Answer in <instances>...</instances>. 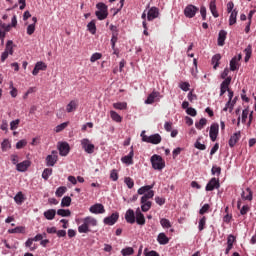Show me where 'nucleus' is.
I'll use <instances>...</instances> for the list:
<instances>
[{
	"instance_id": "69168bd1",
	"label": "nucleus",
	"mask_w": 256,
	"mask_h": 256,
	"mask_svg": "<svg viewBox=\"0 0 256 256\" xmlns=\"http://www.w3.org/2000/svg\"><path fill=\"white\" fill-rule=\"evenodd\" d=\"M250 210H251V208L249 207V205H244V206L240 209V214H241V215H247V213H249Z\"/></svg>"
},
{
	"instance_id": "3c124183",
	"label": "nucleus",
	"mask_w": 256,
	"mask_h": 256,
	"mask_svg": "<svg viewBox=\"0 0 256 256\" xmlns=\"http://www.w3.org/2000/svg\"><path fill=\"white\" fill-rule=\"evenodd\" d=\"M103 57L102 53L96 52L94 54H92L90 61L91 63H95V61H99V59H101Z\"/></svg>"
},
{
	"instance_id": "09e8293b",
	"label": "nucleus",
	"mask_w": 256,
	"mask_h": 256,
	"mask_svg": "<svg viewBox=\"0 0 256 256\" xmlns=\"http://www.w3.org/2000/svg\"><path fill=\"white\" fill-rule=\"evenodd\" d=\"M68 125H69V122H64L62 124H59L58 126L55 127L56 133H61L63 129H67Z\"/></svg>"
},
{
	"instance_id": "c85d7f7f",
	"label": "nucleus",
	"mask_w": 256,
	"mask_h": 256,
	"mask_svg": "<svg viewBox=\"0 0 256 256\" xmlns=\"http://www.w3.org/2000/svg\"><path fill=\"white\" fill-rule=\"evenodd\" d=\"M209 9L213 15V17L217 18L219 17V12H217V4L215 3V0H211L209 4Z\"/></svg>"
},
{
	"instance_id": "c756f323",
	"label": "nucleus",
	"mask_w": 256,
	"mask_h": 256,
	"mask_svg": "<svg viewBox=\"0 0 256 256\" xmlns=\"http://www.w3.org/2000/svg\"><path fill=\"white\" fill-rule=\"evenodd\" d=\"M244 53H245L244 61H245V63H248V61L251 59V55L253 53V48H252L251 44H249L245 48Z\"/></svg>"
},
{
	"instance_id": "603ef678",
	"label": "nucleus",
	"mask_w": 256,
	"mask_h": 256,
	"mask_svg": "<svg viewBox=\"0 0 256 256\" xmlns=\"http://www.w3.org/2000/svg\"><path fill=\"white\" fill-rule=\"evenodd\" d=\"M1 147H2V151H7L8 149H11V142H9L8 139H5L2 142Z\"/></svg>"
},
{
	"instance_id": "f03ea898",
	"label": "nucleus",
	"mask_w": 256,
	"mask_h": 256,
	"mask_svg": "<svg viewBox=\"0 0 256 256\" xmlns=\"http://www.w3.org/2000/svg\"><path fill=\"white\" fill-rule=\"evenodd\" d=\"M150 162L155 171H163L165 169V160L160 155L154 154L150 158Z\"/></svg>"
},
{
	"instance_id": "f257e3e1",
	"label": "nucleus",
	"mask_w": 256,
	"mask_h": 256,
	"mask_svg": "<svg viewBox=\"0 0 256 256\" xmlns=\"http://www.w3.org/2000/svg\"><path fill=\"white\" fill-rule=\"evenodd\" d=\"M97 219L93 216H87L82 219V224L78 227V233H91V227H97Z\"/></svg>"
},
{
	"instance_id": "cd10ccee",
	"label": "nucleus",
	"mask_w": 256,
	"mask_h": 256,
	"mask_svg": "<svg viewBox=\"0 0 256 256\" xmlns=\"http://www.w3.org/2000/svg\"><path fill=\"white\" fill-rule=\"evenodd\" d=\"M14 201L17 205H23V203H25V195H23V192H18L14 197Z\"/></svg>"
},
{
	"instance_id": "9d476101",
	"label": "nucleus",
	"mask_w": 256,
	"mask_h": 256,
	"mask_svg": "<svg viewBox=\"0 0 256 256\" xmlns=\"http://www.w3.org/2000/svg\"><path fill=\"white\" fill-rule=\"evenodd\" d=\"M220 187H221V184L219 183V179L212 178L207 183L205 189H206V191H215V189H219Z\"/></svg>"
},
{
	"instance_id": "b1692460",
	"label": "nucleus",
	"mask_w": 256,
	"mask_h": 256,
	"mask_svg": "<svg viewBox=\"0 0 256 256\" xmlns=\"http://www.w3.org/2000/svg\"><path fill=\"white\" fill-rule=\"evenodd\" d=\"M225 39H227V31L220 30L218 34V46L223 47L225 45Z\"/></svg>"
},
{
	"instance_id": "ddd939ff",
	"label": "nucleus",
	"mask_w": 256,
	"mask_h": 256,
	"mask_svg": "<svg viewBox=\"0 0 256 256\" xmlns=\"http://www.w3.org/2000/svg\"><path fill=\"white\" fill-rule=\"evenodd\" d=\"M39 71H47V64H45V62H37L32 71V75H34V77H37V75H39Z\"/></svg>"
},
{
	"instance_id": "8fccbe9b",
	"label": "nucleus",
	"mask_w": 256,
	"mask_h": 256,
	"mask_svg": "<svg viewBox=\"0 0 256 256\" xmlns=\"http://www.w3.org/2000/svg\"><path fill=\"white\" fill-rule=\"evenodd\" d=\"M124 183L127 185L128 189H133V187H135V182L131 179V177H126L124 179Z\"/></svg>"
},
{
	"instance_id": "6ab92c4d",
	"label": "nucleus",
	"mask_w": 256,
	"mask_h": 256,
	"mask_svg": "<svg viewBox=\"0 0 256 256\" xmlns=\"http://www.w3.org/2000/svg\"><path fill=\"white\" fill-rule=\"evenodd\" d=\"M240 139H241V132L234 133L228 141L229 147H235V145H237Z\"/></svg>"
},
{
	"instance_id": "6e6d98bb",
	"label": "nucleus",
	"mask_w": 256,
	"mask_h": 256,
	"mask_svg": "<svg viewBox=\"0 0 256 256\" xmlns=\"http://www.w3.org/2000/svg\"><path fill=\"white\" fill-rule=\"evenodd\" d=\"M19 123H21V120H19V119H16V120L10 122L11 131H15V129H17V127H19Z\"/></svg>"
},
{
	"instance_id": "423d86ee",
	"label": "nucleus",
	"mask_w": 256,
	"mask_h": 256,
	"mask_svg": "<svg viewBox=\"0 0 256 256\" xmlns=\"http://www.w3.org/2000/svg\"><path fill=\"white\" fill-rule=\"evenodd\" d=\"M197 11H199V8H197V6H195L193 4H189L184 9V15L188 19H193V17H195V15H197Z\"/></svg>"
},
{
	"instance_id": "a878e982",
	"label": "nucleus",
	"mask_w": 256,
	"mask_h": 256,
	"mask_svg": "<svg viewBox=\"0 0 256 256\" xmlns=\"http://www.w3.org/2000/svg\"><path fill=\"white\" fill-rule=\"evenodd\" d=\"M55 215H57V211L55 209H49L44 212V217L48 221H53V219H55Z\"/></svg>"
},
{
	"instance_id": "e433bc0d",
	"label": "nucleus",
	"mask_w": 256,
	"mask_h": 256,
	"mask_svg": "<svg viewBox=\"0 0 256 256\" xmlns=\"http://www.w3.org/2000/svg\"><path fill=\"white\" fill-rule=\"evenodd\" d=\"M219 61H221V54H215L212 57V65H214L213 69H217V67H219Z\"/></svg>"
},
{
	"instance_id": "a18cd8bd",
	"label": "nucleus",
	"mask_w": 256,
	"mask_h": 256,
	"mask_svg": "<svg viewBox=\"0 0 256 256\" xmlns=\"http://www.w3.org/2000/svg\"><path fill=\"white\" fill-rule=\"evenodd\" d=\"M71 205V197L65 196L61 201V207H69Z\"/></svg>"
},
{
	"instance_id": "aec40b11",
	"label": "nucleus",
	"mask_w": 256,
	"mask_h": 256,
	"mask_svg": "<svg viewBox=\"0 0 256 256\" xmlns=\"http://www.w3.org/2000/svg\"><path fill=\"white\" fill-rule=\"evenodd\" d=\"M241 197L243 201H253V191H251V188H246L242 191Z\"/></svg>"
},
{
	"instance_id": "4be33fe9",
	"label": "nucleus",
	"mask_w": 256,
	"mask_h": 256,
	"mask_svg": "<svg viewBox=\"0 0 256 256\" xmlns=\"http://www.w3.org/2000/svg\"><path fill=\"white\" fill-rule=\"evenodd\" d=\"M161 93L157 91H153L151 94L148 95L147 99L145 100L146 105H153L155 103V99L160 97Z\"/></svg>"
},
{
	"instance_id": "052dcab7",
	"label": "nucleus",
	"mask_w": 256,
	"mask_h": 256,
	"mask_svg": "<svg viewBox=\"0 0 256 256\" xmlns=\"http://www.w3.org/2000/svg\"><path fill=\"white\" fill-rule=\"evenodd\" d=\"M187 115H190L191 117H196L197 116V110L193 107H189L186 109Z\"/></svg>"
},
{
	"instance_id": "79ce46f5",
	"label": "nucleus",
	"mask_w": 256,
	"mask_h": 256,
	"mask_svg": "<svg viewBox=\"0 0 256 256\" xmlns=\"http://www.w3.org/2000/svg\"><path fill=\"white\" fill-rule=\"evenodd\" d=\"M205 125H207V120L205 118H201L199 122L195 123L196 129H198L199 131H201V129H203Z\"/></svg>"
},
{
	"instance_id": "473e14b6",
	"label": "nucleus",
	"mask_w": 256,
	"mask_h": 256,
	"mask_svg": "<svg viewBox=\"0 0 256 256\" xmlns=\"http://www.w3.org/2000/svg\"><path fill=\"white\" fill-rule=\"evenodd\" d=\"M110 117L116 123H121V121H123V117H121V115H119V113H117L116 111H113V110L110 111Z\"/></svg>"
},
{
	"instance_id": "1a4fd4ad",
	"label": "nucleus",
	"mask_w": 256,
	"mask_h": 256,
	"mask_svg": "<svg viewBox=\"0 0 256 256\" xmlns=\"http://www.w3.org/2000/svg\"><path fill=\"white\" fill-rule=\"evenodd\" d=\"M231 76L227 77L220 85V97H223L227 91H230L229 85H231Z\"/></svg>"
},
{
	"instance_id": "4c0bfd02",
	"label": "nucleus",
	"mask_w": 256,
	"mask_h": 256,
	"mask_svg": "<svg viewBox=\"0 0 256 256\" xmlns=\"http://www.w3.org/2000/svg\"><path fill=\"white\" fill-rule=\"evenodd\" d=\"M51 175H53V169L46 168V169H44V171L42 173V179L47 181L49 179V177H51Z\"/></svg>"
},
{
	"instance_id": "5fc2aeb1",
	"label": "nucleus",
	"mask_w": 256,
	"mask_h": 256,
	"mask_svg": "<svg viewBox=\"0 0 256 256\" xmlns=\"http://www.w3.org/2000/svg\"><path fill=\"white\" fill-rule=\"evenodd\" d=\"M209 209H211V206L209 204H204L202 208L199 210V214L205 215V213L209 212Z\"/></svg>"
},
{
	"instance_id": "0e129e2a",
	"label": "nucleus",
	"mask_w": 256,
	"mask_h": 256,
	"mask_svg": "<svg viewBox=\"0 0 256 256\" xmlns=\"http://www.w3.org/2000/svg\"><path fill=\"white\" fill-rule=\"evenodd\" d=\"M189 87H191L189 82H181L180 83V89H182V91H189Z\"/></svg>"
},
{
	"instance_id": "58836bf2",
	"label": "nucleus",
	"mask_w": 256,
	"mask_h": 256,
	"mask_svg": "<svg viewBox=\"0 0 256 256\" xmlns=\"http://www.w3.org/2000/svg\"><path fill=\"white\" fill-rule=\"evenodd\" d=\"M153 185H146L138 189V195H145L148 191H151Z\"/></svg>"
},
{
	"instance_id": "49530a36",
	"label": "nucleus",
	"mask_w": 256,
	"mask_h": 256,
	"mask_svg": "<svg viewBox=\"0 0 256 256\" xmlns=\"http://www.w3.org/2000/svg\"><path fill=\"white\" fill-rule=\"evenodd\" d=\"M66 191H67V187H65V186H61V187L57 188L56 197H63V195H65Z\"/></svg>"
},
{
	"instance_id": "e2e57ef3",
	"label": "nucleus",
	"mask_w": 256,
	"mask_h": 256,
	"mask_svg": "<svg viewBox=\"0 0 256 256\" xmlns=\"http://www.w3.org/2000/svg\"><path fill=\"white\" fill-rule=\"evenodd\" d=\"M247 117H249V109L242 111V123H247Z\"/></svg>"
},
{
	"instance_id": "c9c22d12",
	"label": "nucleus",
	"mask_w": 256,
	"mask_h": 256,
	"mask_svg": "<svg viewBox=\"0 0 256 256\" xmlns=\"http://www.w3.org/2000/svg\"><path fill=\"white\" fill-rule=\"evenodd\" d=\"M87 28L92 35H95V33H97V26L95 25V20L89 22Z\"/></svg>"
},
{
	"instance_id": "72a5a7b5",
	"label": "nucleus",
	"mask_w": 256,
	"mask_h": 256,
	"mask_svg": "<svg viewBox=\"0 0 256 256\" xmlns=\"http://www.w3.org/2000/svg\"><path fill=\"white\" fill-rule=\"evenodd\" d=\"M8 55H13V40H8L4 50Z\"/></svg>"
},
{
	"instance_id": "c03bdc74",
	"label": "nucleus",
	"mask_w": 256,
	"mask_h": 256,
	"mask_svg": "<svg viewBox=\"0 0 256 256\" xmlns=\"http://www.w3.org/2000/svg\"><path fill=\"white\" fill-rule=\"evenodd\" d=\"M121 253L123 256H129V255H133V253H135V250H133L132 247H126L121 250Z\"/></svg>"
},
{
	"instance_id": "7ed1b4c3",
	"label": "nucleus",
	"mask_w": 256,
	"mask_h": 256,
	"mask_svg": "<svg viewBox=\"0 0 256 256\" xmlns=\"http://www.w3.org/2000/svg\"><path fill=\"white\" fill-rule=\"evenodd\" d=\"M96 8L98 9V11L95 12L97 19H99V21L107 19L109 15V12L107 11V5H105L103 2H100L96 5Z\"/></svg>"
},
{
	"instance_id": "9b49d317",
	"label": "nucleus",
	"mask_w": 256,
	"mask_h": 256,
	"mask_svg": "<svg viewBox=\"0 0 256 256\" xmlns=\"http://www.w3.org/2000/svg\"><path fill=\"white\" fill-rule=\"evenodd\" d=\"M89 211L94 215H101L105 213V206H103V204L96 203L89 208Z\"/></svg>"
},
{
	"instance_id": "2f4dec72",
	"label": "nucleus",
	"mask_w": 256,
	"mask_h": 256,
	"mask_svg": "<svg viewBox=\"0 0 256 256\" xmlns=\"http://www.w3.org/2000/svg\"><path fill=\"white\" fill-rule=\"evenodd\" d=\"M113 108L117 109L118 111H125V110H127V102L113 103Z\"/></svg>"
},
{
	"instance_id": "338daca9",
	"label": "nucleus",
	"mask_w": 256,
	"mask_h": 256,
	"mask_svg": "<svg viewBox=\"0 0 256 256\" xmlns=\"http://www.w3.org/2000/svg\"><path fill=\"white\" fill-rule=\"evenodd\" d=\"M35 33V24H30L27 27V35H33Z\"/></svg>"
},
{
	"instance_id": "ea45409f",
	"label": "nucleus",
	"mask_w": 256,
	"mask_h": 256,
	"mask_svg": "<svg viewBox=\"0 0 256 256\" xmlns=\"http://www.w3.org/2000/svg\"><path fill=\"white\" fill-rule=\"evenodd\" d=\"M57 215H59L60 217H71V210L58 209Z\"/></svg>"
},
{
	"instance_id": "680f3d73",
	"label": "nucleus",
	"mask_w": 256,
	"mask_h": 256,
	"mask_svg": "<svg viewBox=\"0 0 256 256\" xmlns=\"http://www.w3.org/2000/svg\"><path fill=\"white\" fill-rule=\"evenodd\" d=\"M144 255L145 256H159V253H157V251L155 250H151L149 251V249H144Z\"/></svg>"
},
{
	"instance_id": "412c9836",
	"label": "nucleus",
	"mask_w": 256,
	"mask_h": 256,
	"mask_svg": "<svg viewBox=\"0 0 256 256\" xmlns=\"http://www.w3.org/2000/svg\"><path fill=\"white\" fill-rule=\"evenodd\" d=\"M135 153L133 152V147H131V151L128 155L121 158L122 163H125L126 165H133V156Z\"/></svg>"
},
{
	"instance_id": "4d7b16f0",
	"label": "nucleus",
	"mask_w": 256,
	"mask_h": 256,
	"mask_svg": "<svg viewBox=\"0 0 256 256\" xmlns=\"http://www.w3.org/2000/svg\"><path fill=\"white\" fill-rule=\"evenodd\" d=\"M236 238L233 236V234H230L227 238V246L233 248V243H235Z\"/></svg>"
},
{
	"instance_id": "a19ab883",
	"label": "nucleus",
	"mask_w": 256,
	"mask_h": 256,
	"mask_svg": "<svg viewBox=\"0 0 256 256\" xmlns=\"http://www.w3.org/2000/svg\"><path fill=\"white\" fill-rule=\"evenodd\" d=\"M235 23H237V10H233L229 18V25H235Z\"/></svg>"
},
{
	"instance_id": "a211bd4d",
	"label": "nucleus",
	"mask_w": 256,
	"mask_h": 256,
	"mask_svg": "<svg viewBox=\"0 0 256 256\" xmlns=\"http://www.w3.org/2000/svg\"><path fill=\"white\" fill-rule=\"evenodd\" d=\"M135 215V221L137 225H145V215L142 214L140 208H137Z\"/></svg>"
},
{
	"instance_id": "393cba45",
	"label": "nucleus",
	"mask_w": 256,
	"mask_h": 256,
	"mask_svg": "<svg viewBox=\"0 0 256 256\" xmlns=\"http://www.w3.org/2000/svg\"><path fill=\"white\" fill-rule=\"evenodd\" d=\"M77 107H79V103L75 100H72L66 106V111H67V113H73V111L77 110Z\"/></svg>"
},
{
	"instance_id": "13d9d810",
	"label": "nucleus",
	"mask_w": 256,
	"mask_h": 256,
	"mask_svg": "<svg viewBox=\"0 0 256 256\" xmlns=\"http://www.w3.org/2000/svg\"><path fill=\"white\" fill-rule=\"evenodd\" d=\"M211 173L219 177V175H221V167L214 165L211 169Z\"/></svg>"
},
{
	"instance_id": "f8f14e48",
	"label": "nucleus",
	"mask_w": 256,
	"mask_h": 256,
	"mask_svg": "<svg viewBox=\"0 0 256 256\" xmlns=\"http://www.w3.org/2000/svg\"><path fill=\"white\" fill-rule=\"evenodd\" d=\"M243 59V56L241 54H238V56H234L230 60V71H238L239 69V61Z\"/></svg>"
},
{
	"instance_id": "bf43d9fd",
	"label": "nucleus",
	"mask_w": 256,
	"mask_h": 256,
	"mask_svg": "<svg viewBox=\"0 0 256 256\" xmlns=\"http://www.w3.org/2000/svg\"><path fill=\"white\" fill-rule=\"evenodd\" d=\"M110 179L112 181H117L119 179V173L117 172L116 169H113L110 173Z\"/></svg>"
},
{
	"instance_id": "dca6fc26",
	"label": "nucleus",
	"mask_w": 256,
	"mask_h": 256,
	"mask_svg": "<svg viewBox=\"0 0 256 256\" xmlns=\"http://www.w3.org/2000/svg\"><path fill=\"white\" fill-rule=\"evenodd\" d=\"M116 221H119V213L115 212L111 216L104 218L105 225H115Z\"/></svg>"
},
{
	"instance_id": "39448f33",
	"label": "nucleus",
	"mask_w": 256,
	"mask_h": 256,
	"mask_svg": "<svg viewBox=\"0 0 256 256\" xmlns=\"http://www.w3.org/2000/svg\"><path fill=\"white\" fill-rule=\"evenodd\" d=\"M82 149L89 155L95 153V145L91 143L90 139L84 138L81 140Z\"/></svg>"
},
{
	"instance_id": "6e6552de",
	"label": "nucleus",
	"mask_w": 256,
	"mask_h": 256,
	"mask_svg": "<svg viewBox=\"0 0 256 256\" xmlns=\"http://www.w3.org/2000/svg\"><path fill=\"white\" fill-rule=\"evenodd\" d=\"M58 151L61 157H67L69 155V151H71V147L69 146V143L62 142L58 145Z\"/></svg>"
},
{
	"instance_id": "0eeeda50",
	"label": "nucleus",
	"mask_w": 256,
	"mask_h": 256,
	"mask_svg": "<svg viewBox=\"0 0 256 256\" xmlns=\"http://www.w3.org/2000/svg\"><path fill=\"white\" fill-rule=\"evenodd\" d=\"M59 161V152L57 150L52 151V155L46 157L47 167H55V163Z\"/></svg>"
},
{
	"instance_id": "7c9ffc66",
	"label": "nucleus",
	"mask_w": 256,
	"mask_h": 256,
	"mask_svg": "<svg viewBox=\"0 0 256 256\" xmlns=\"http://www.w3.org/2000/svg\"><path fill=\"white\" fill-rule=\"evenodd\" d=\"M155 197V192L153 190H149L145 195L141 197L140 203H145V201H149V199H153Z\"/></svg>"
},
{
	"instance_id": "f704fd0d",
	"label": "nucleus",
	"mask_w": 256,
	"mask_h": 256,
	"mask_svg": "<svg viewBox=\"0 0 256 256\" xmlns=\"http://www.w3.org/2000/svg\"><path fill=\"white\" fill-rule=\"evenodd\" d=\"M152 202L149 200H146L145 202H141V210L143 213H147L149 209H151Z\"/></svg>"
},
{
	"instance_id": "f3484780",
	"label": "nucleus",
	"mask_w": 256,
	"mask_h": 256,
	"mask_svg": "<svg viewBox=\"0 0 256 256\" xmlns=\"http://www.w3.org/2000/svg\"><path fill=\"white\" fill-rule=\"evenodd\" d=\"M31 167V161L29 160H24L23 162H20L16 165L17 171L20 173H24V171H27Z\"/></svg>"
},
{
	"instance_id": "2eb2a0df",
	"label": "nucleus",
	"mask_w": 256,
	"mask_h": 256,
	"mask_svg": "<svg viewBox=\"0 0 256 256\" xmlns=\"http://www.w3.org/2000/svg\"><path fill=\"white\" fill-rule=\"evenodd\" d=\"M157 17H159V8L151 7L147 13V20L153 21V20L157 19Z\"/></svg>"
},
{
	"instance_id": "20e7f679",
	"label": "nucleus",
	"mask_w": 256,
	"mask_h": 256,
	"mask_svg": "<svg viewBox=\"0 0 256 256\" xmlns=\"http://www.w3.org/2000/svg\"><path fill=\"white\" fill-rule=\"evenodd\" d=\"M141 137L144 143H151L152 145H159V143H161L162 141L161 135L153 134V135L147 136L145 135V131L141 132Z\"/></svg>"
},
{
	"instance_id": "4468645a",
	"label": "nucleus",
	"mask_w": 256,
	"mask_h": 256,
	"mask_svg": "<svg viewBox=\"0 0 256 256\" xmlns=\"http://www.w3.org/2000/svg\"><path fill=\"white\" fill-rule=\"evenodd\" d=\"M219 135V124H212L210 126L209 137L211 141H217V136Z\"/></svg>"
},
{
	"instance_id": "37998d69",
	"label": "nucleus",
	"mask_w": 256,
	"mask_h": 256,
	"mask_svg": "<svg viewBox=\"0 0 256 256\" xmlns=\"http://www.w3.org/2000/svg\"><path fill=\"white\" fill-rule=\"evenodd\" d=\"M160 224L164 229H170L171 227V221H169L167 218H162L160 220Z\"/></svg>"
},
{
	"instance_id": "5701e85b",
	"label": "nucleus",
	"mask_w": 256,
	"mask_h": 256,
	"mask_svg": "<svg viewBox=\"0 0 256 256\" xmlns=\"http://www.w3.org/2000/svg\"><path fill=\"white\" fill-rule=\"evenodd\" d=\"M135 215L136 214L135 211H133V209H128L125 214V220L127 221V223L133 225V223H135Z\"/></svg>"
},
{
	"instance_id": "de8ad7c7",
	"label": "nucleus",
	"mask_w": 256,
	"mask_h": 256,
	"mask_svg": "<svg viewBox=\"0 0 256 256\" xmlns=\"http://www.w3.org/2000/svg\"><path fill=\"white\" fill-rule=\"evenodd\" d=\"M207 224V218L205 216H203L200 220H199V225H198V229L199 231H203V229H205V225Z\"/></svg>"
},
{
	"instance_id": "bb28decb",
	"label": "nucleus",
	"mask_w": 256,
	"mask_h": 256,
	"mask_svg": "<svg viewBox=\"0 0 256 256\" xmlns=\"http://www.w3.org/2000/svg\"><path fill=\"white\" fill-rule=\"evenodd\" d=\"M157 241L159 245H167L169 243V237L165 233L158 234Z\"/></svg>"
},
{
	"instance_id": "864d4df0",
	"label": "nucleus",
	"mask_w": 256,
	"mask_h": 256,
	"mask_svg": "<svg viewBox=\"0 0 256 256\" xmlns=\"http://www.w3.org/2000/svg\"><path fill=\"white\" fill-rule=\"evenodd\" d=\"M33 238H29L26 242H25V247H29L30 251H35V249H37V247H32L33 245Z\"/></svg>"
},
{
	"instance_id": "774afa93",
	"label": "nucleus",
	"mask_w": 256,
	"mask_h": 256,
	"mask_svg": "<svg viewBox=\"0 0 256 256\" xmlns=\"http://www.w3.org/2000/svg\"><path fill=\"white\" fill-rule=\"evenodd\" d=\"M155 201H156L157 205H160V206L165 205V198H161L159 196H156Z\"/></svg>"
}]
</instances>
